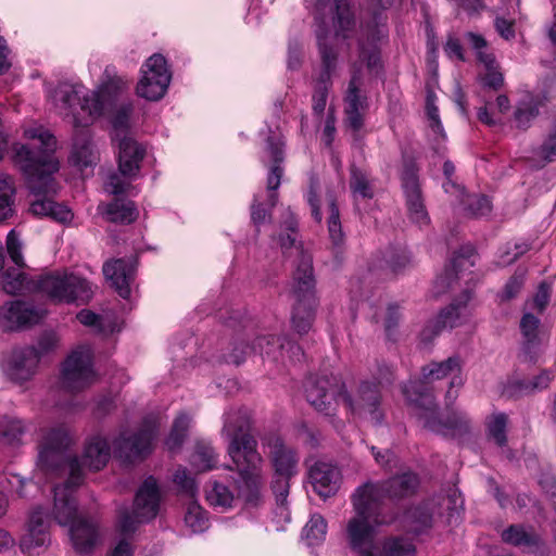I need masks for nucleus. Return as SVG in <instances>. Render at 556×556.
<instances>
[{
	"instance_id": "nucleus-1",
	"label": "nucleus",
	"mask_w": 556,
	"mask_h": 556,
	"mask_svg": "<svg viewBox=\"0 0 556 556\" xmlns=\"http://www.w3.org/2000/svg\"><path fill=\"white\" fill-rule=\"evenodd\" d=\"M314 16L321 68L314 85L312 109L320 116L327 105L331 77L338 67L337 46L343 42L350 48L356 39L359 61L374 68L379 61L376 42L386 36V30L383 25L376 24L362 27L358 34L350 0H314Z\"/></svg>"
},
{
	"instance_id": "nucleus-2",
	"label": "nucleus",
	"mask_w": 556,
	"mask_h": 556,
	"mask_svg": "<svg viewBox=\"0 0 556 556\" xmlns=\"http://www.w3.org/2000/svg\"><path fill=\"white\" fill-rule=\"evenodd\" d=\"M130 80L113 65L105 66L96 89L86 91L81 85L60 83L49 91V99L60 115L70 117L76 128H86L99 117L110 114L113 140L129 136L132 102L123 101Z\"/></svg>"
},
{
	"instance_id": "nucleus-3",
	"label": "nucleus",
	"mask_w": 556,
	"mask_h": 556,
	"mask_svg": "<svg viewBox=\"0 0 556 556\" xmlns=\"http://www.w3.org/2000/svg\"><path fill=\"white\" fill-rule=\"evenodd\" d=\"M24 136L34 142L14 144L13 160L26 176L31 192L38 197L31 202L30 212L36 216H47L60 223L71 222V210L50 199V195L56 192L52 175L59 169V162L53 154L55 138L42 126L26 128Z\"/></svg>"
},
{
	"instance_id": "nucleus-4",
	"label": "nucleus",
	"mask_w": 556,
	"mask_h": 556,
	"mask_svg": "<svg viewBox=\"0 0 556 556\" xmlns=\"http://www.w3.org/2000/svg\"><path fill=\"white\" fill-rule=\"evenodd\" d=\"M463 361L459 356H452L442 362H433L422 367L421 381H409L404 384L402 391L412 405L414 415L422 422V426L433 432L444 435H462L469 431L471 420L468 415L462 410L452 412L445 420L439 417L433 395L427 391L426 384L448 378L450 389L446 397L454 401L457 397V391L464 383L462 376Z\"/></svg>"
},
{
	"instance_id": "nucleus-5",
	"label": "nucleus",
	"mask_w": 556,
	"mask_h": 556,
	"mask_svg": "<svg viewBox=\"0 0 556 556\" xmlns=\"http://www.w3.org/2000/svg\"><path fill=\"white\" fill-rule=\"evenodd\" d=\"M378 370L375 381H362L354 395L345 390L344 383L338 377H309L304 387L306 400L325 415L333 414L341 401L353 416L374 426H381L386 419V410L381 403L380 388L392 382L393 372L387 365Z\"/></svg>"
},
{
	"instance_id": "nucleus-6",
	"label": "nucleus",
	"mask_w": 556,
	"mask_h": 556,
	"mask_svg": "<svg viewBox=\"0 0 556 556\" xmlns=\"http://www.w3.org/2000/svg\"><path fill=\"white\" fill-rule=\"evenodd\" d=\"M250 415L247 409L231 408L224 414L222 435L227 439V454L239 475L238 495L256 504L263 486V457L257 441L250 433Z\"/></svg>"
},
{
	"instance_id": "nucleus-7",
	"label": "nucleus",
	"mask_w": 556,
	"mask_h": 556,
	"mask_svg": "<svg viewBox=\"0 0 556 556\" xmlns=\"http://www.w3.org/2000/svg\"><path fill=\"white\" fill-rule=\"evenodd\" d=\"M68 429L64 426L52 427L41 431V439L38 444L37 467L46 475H68L66 481L71 479L68 463L76 460L78 472L84 479L83 466L92 470L103 468L111 457V446L105 437L101 434L92 435L86 443L81 463L77 457L67 455L66 450L71 444Z\"/></svg>"
},
{
	"instance_id": "nucleus-8",
	"label": "nucleus",
	"mask_w": 556,
	"mask_h": 556,
	"mask_svg": "<svg viewBox=\"0 0 556 556\" xmlns=\"http://www.w3.org/2000/svg\"><path fill=\"white\" fill-rule=\"evenodd\" d=\"M71 479L54 488L53 516L60 526L70 527V536L75 551L81 555L91 554L101 543V533L96 521L78 514L74 497L75 490L81 484V475L77 471L76 460L67 464Z\"/></svg>"
},
{
	"instance_id": "nucleus-9",
	"label": "nucleus",
	"mask_w": 556,
	"mask_h": 556,
	"mask_svg": "<svg viewBox=\"0 0 556 556\" xmlns=\"http://www.w3.org/2000/svg\"><path fill=\"white\" fill-rule=\"evenodd\" d=\"M351 502L355 516L346 525L348 544L357 556H377L379 548L375 542V525L384 522L380 518V510L356 491L353 492Z\"/></svg>"
},
{
	"instance_id": "nucleus-10",
	"label": "nucleus",
	"mask_w": 556,
	"mask_h": 556,
	"mask_svg": "<svg viewBox=\"0 0 556 556\" xmlns=\"http://www.w3.org/2000/svg\"><path fill=\"white\" fill-rule=\"evenodd\" d=\"M34 288V291L41 293L53 303L87 302L93 294L91 285L85 278L60 270L40 275Z\"/></svg>"
},
{
	"instance_id": "nucleus-11",
	"label": "nucleus",
	"mask_w": 556,
	"mask_h": 556,
	"mask_svg": "<svg viewBox=\"0 0 556 556\" xmlns=\"http://www.w3.org/2000/svg\"><path fill=\"white\" fill-rule=\"evenodd\" d=\"M161 490L153 477H148L139 486L131 509L118 513V529L123 535L132 534L140 523L154 519L160 510Z\"/></svg>"
},
{
	"instance_id": "nucleus-12",
	"label": "nucleus",
	"mask_w": 556,
	"mask_h": 556,
	"mask_svg": "<svg viewBox=\"0 0 556 556\" xmlns=\"http://www.w3.org/2000/svg\"><path fill=\"white\" fill-rule=\"evenodd\" d=\"M418 486V476L412 471H405L383 481L368 480L357 486L355 491L381 511L386 500L397 503L413 496Z\"/></svg>"
},
{
	"instance_id": "nucleus-13",
	"label": "nucleus",
	"mask_w": 556,
	"mask_h": 556,
	"mask_svg": "<svg viewBox=\"0 0 556 556\" xmlns=\"http://www.w3.org/2000/svg\"><path fill=\"white\" fill-rule=\"evenodd\" d=\"M118 172L108 177L105 190L112 194L125 193L131 181L139 177L141 162L146 155V149L131 136H123L117 139Z\"/></svg>"
},
{
	"instance_id": "nucleus-14",
	"label": "nucleus",
	"mask_w": 556,
	"mask_h": 556,
	"mask_svg": "<svg viewBox=\"0 0 556 556\" xmlns=\"http://www.w3.org/2000/svg\"><path fill=\"white\" fill-rule=\"evenodd\" d=\"M263 445L268 447V456L275 469L276 479L273 482V490L277 502L283 505L289 493V479L298 472L299 455L275 434L264 438Z\"/></svg>"
},
{
	"instance_id": "nucleus-15",
	"label": "nucleus",
	"mask_w": 556,
	"mask_h": 556,
	"mask_svg": "<svg viewBox=\"0 0 556 556\" xmlns=\"http://www.w3.org/2000/svg\"><path fill=\"white\" fill-rule=\"evenodd\" d=\"M300 273H303V276H295V280H293L295 304L292 311L291 323L293 329L299 334H304L312 328L316 307L314 277L311 275L309 260L307 257L302 262Z\"/></svg>"
},
{
	"instance_id": "nucleus-16",
	"label": "nucleus",
	"mask_w": 556,
	"mask_h": 556,
	"mask_svg": "<svg viewBox=\"0 0 556 556\" xmlns=\"http://www.w3.org/2000/svg\"><path fill=\"white\" fill-rule=\"evenodd\" d=\"M172 79L165 58L162 54L151 55L141 67L136 92L139 97L157 101L164 97Z\"/></svg>"
},
{
	"instance_id": "nucleus-17",
	"label": "nucleus",
	"mask_w": 556,
	"mask_h": 556,
	"mask_svg": "<svg viewBox=\"0 0 556 556\" xmlns=\"http://www.w3.org/2000/svg\"><path fill=\"white\" fill-rule=\"evenodd\" d=\"M94 380L92 351L88 345L79 346L64 362L62 382L68 390L78 391L91 384Z\"/></svg>"
},
{
	"instance_id": "nucleus-18",
	"label": "nucleus",
	"mask_w": 556,
	"mask_h": 556,
	"mask_svg": "<svg viewBox=\"0 0 556 556\" xmlns=\"http://www.w3.org/2000/svg\"><path fill=\"white\" fill-rule=\"evenodd\" d=\"M471 299V293L465 290L459 299L453 302L448 307L441 311L435 319L430 320L420 332V341L425 345L432 342L444 328H454L463 323L469 316L467 303Z\"/></svg>"
},
{
	"instance_id": "nucleus-19",
	"label": "nucleus",
	"mask_w": 556,
	"mask_h": 556,
	"mask_svg": "<svg viewBox=\"0 0 556 556\" xmlns=\"http://www.w3.org/2000/svg\"><path fill=\"white\" fill-rule=\"evenodd\" d=\"M23 243L15 230H11L7 237V250L11 261L17 266V269H8L3 273L2 282L7 293H17L22 291H34L36 279H29L27 275L21 271L25 267L22 253Z\"/></svg>"
},
{
	"instance_id": "nucleus-20",
	"label": "nucleus",
	"mask_w": 556,
	"mask_h": 556,
	"mask_svg": "<svg viewBox=\"0 0 556 556\" xmlns=\"http://www.w3.org/2000/svg\"><path fill=\"white\" fill-rule=\"evenodd\" d=\"M462 504L460 496L457 495L456 491H453L447 496H440L438 500H431L414 507L406 514V520L410 530L419 534L431 527L434 511L438 515L443 513V508L453 511Z\"/></svg>"
},
{
	"instance_id": "nucleus-21",
	"label": "nucleus",
	"mask_w": 556,
	"mask_h": 556,
	"mask_svg": "<svg viewBox=\"0 0 556 556\" xmlns=\"http://www.w3.org/2000/svg\"><path fill=\"white\" fill-rule=\"evenodd\" d=\"M156 420L149 417L142 428L135 434L126 437L124 433L115 441V453L127 460L142 456L150 452L152 441L156 433Z\"/></svg>"
},
{
	"instance_id": "nucleus-22",
	"label": "nucleus",
	"mask_w": 556,
	"mask_h": 556,
	"mask_svg": "<svg viewBox=\"0 0 556 556\" xmlns=\"http://www.w3.org/2000/svg\"><path fill=\"white\" fill-rule=\"evenodd\" d=\"M50 520L41 507L35 508L27 525V532L21 540V549L29 556L39 555L50 543Z\"/></svg>"
},
{
	"instance_id": "nucleus-23",
	"label": "nucleus",
	"mask_w": 556,
	"mask_h": 556,
	"mask_svg": "<svg viewBox=\"0 0 556 556\" xmlns=\"http://www.w3.org/2000/svg\"><path fill=\"white\" fill-rule=\"evenodd\" d=\"M402 188L406 199L409 218L419 227L429 224V216L424 204L417 169L408 165L402 173Z\"/></svg>"
},
{
	"instance_id": "nucleus-24",
	"label": "nucleus",
	"mask_w": 556,
	"mask_h": 556,
	"mask_svg": "<svg viewBox=\"0 0 556 556\" xmlns=\"http://www.w3.org/2000/svg\"><path fill=\"white\" fill-rule=\"evenodd\" d=\"M45 313V309L37 308L30 303L13 301L3 307L0 314V324L4 330L11 331L39 323Z\"/></svg>"
},
{
	"instance_id": "nucleus-25",
	"label": "nucleus",
	"mask_w": 556,
	"mask_h": 556,
	"mask_svg": "<svg viewBox=\"0 0 556 556\" xmlns=\"http://www.w3.org/2000/svg\"><path fill=\"white\" fill-rule=\"evenodd\" d=\"M136 270V260L130 257L113 260L103 265L105 278L123 299H128L131 294Z\"/></svg>"
},
{
	"instance_id": "nucleus-26",
	"label": "nucleus",
	"mask_w": 556,
	"mask_h": 556,
	"mask_svg": "<svg viewBox=\"0 0 556 556\" xmlns=\"http://www.w3.org/2000/svg\"><path fill=\"white\" fill-rule=\"evenodd\" d=\"M40 361V353L35 346H25L13 350L7 365L8 377L16 382L29 380L36 372Z\"/></svg>"
},
{
	"instance_id": "nucleus-27",
	"label": "nucleus",
	"mask_w": 556,
	"mask_h": 556,
	"mask_svg": "<svg viewBox=\"0 0 556 556\" xmlns=\"http://www.w3.org/2000/svg\"><path fill=\"white\" fill-rule=\"evenodd\" d=\"M468 43L476 51L478 61L483 64L485 74L481 76L484 86L498 89L503 85V75L497 70V64L492 52L486 49V40L479 34L467 33L465 35Z\"/></svg>"
},
{
	"instance_id": "nucleus-28",
	"label": "nucleus",
	"mask_w": 556,
	"mask_h": 556,
	"mask_svg": "<svg viewBox=\"0 0 556 556\" xmlns=\"http://www.w3.org/2000/svg\"><path fill=\"white\" fill-rule=\"evenodd\" d=\"M314 491L323 498L334 495L341 483V472L338 467L325 462L315 463L308 471Z\"/></svg>"
},
{
	"instance_id": "nucleus-29",
	"label": "nucleus",
	"mask_w": 556,
	"mask_h": 556,
	"mask_svg": "<svg viewBox=\"0 0 556 556\" xmlns=\"http://www.w3.org/2000/svg\"><path fill=\"white\" fill-rule=\"evenodd\" d=\"M251 350L258 353L262 357H267L273 361H278L280 357H283L285 352L289 355L291 361H300L303 356L302 349L298 344L275 336L257 337Z\"/></svg>"
},
{
	"instance_id": "nucleus-30",
	"label": "nucleus",
	"mask_w": 556,
	"mask_h": 556,
	"mask_svg": "<svg viewBox=\"0 0 556 556\" xmlns=\"http://www.w3.org/2000/svg\"><path fill=\"white\" fill-rule=\"evenodd\" d=\"M285 224L288 232L279 236L278 243L286 256L295 257L296 269L293 274V280H295V276H303V273H300V266L305 257L309 260L311 275H313L312 256L303 250L300 243H296V219L290 211H288V218Z\"/></svg>"
},
{
	"instance_id": "nucleus-31",
	"label": "nucleus",
	"mask_w": 556,
	"mask_h": 556,
	"mask_svg": "<svg viewBox=\"0 0 556 556\" xmlns=\"http://www.w3.org/2000/svg\"><path fill=\"white\" fill-rule=\"evenodd\" d=\"M282 144L283 143L280 138L271 137L267 140L266 151L274 163L267 177L268 194L266 202L270 207L275 206L278 201L277 190L280 186L282 176V168L280 166V163L283 160Z\"/></svg>"
},
{
	"instance_id": "nucleus-32",
	"label": "nucleus",
	"mask_w": 556,
	"mask_h": 556,
	"mask_svg": "<svg viewBox=\"0 0 556 556\" xmlns=\"http://www.w3.org/2000/svg\"><path fill=\"white\" fill-rule=\"evenodd\" d=\"M97 159V151L92 144L89 130L77 131L68 157L70 163L79 170H83L84 168L93 166Z\"/></svg>"
},
{
	"instance_id": "nucleus-33",
	"label": "nucleus",
	"mask_w": 556,
	"mask_h": 556,
	"mask_svg": "<svg viewBox=\"0 0 556 556\" xmlns=\"http://www.w3.org/2000/svg\"><path fill=\"white\" fill-rule=\"evenodd\" d=\"M551 98H553V96H547L546 93H527L516 105L514 112L516 126L521 129L529 128L531 122L539 115L540 108Z\"/></svg>"
},
{
	"instance_id": "nucleus-34",
	"label": "nucleus",
	"mask_w": 556,
	"mask_h": 556,
	"mask_svg": "<svg viewBox=\"0 0 556 556\" xmlns=\"http://www.w3.org/2000/svg\"><path fill=\"white\" fill-rule=\"evenodd\" d=\"M472 256L473 250L469 247L466 248L464 252L455 255V257L452 260L451 267L445 268L444 274L439 276L435 280V289L438 294L444 292L446 289H450L453 281L459 278V274L463 273V270L468 269L475 265V261L471 260Z\"/></svg>"
},
{
	"instance_id": "nucleus-35",
	"label": "nucleus",
	"mask_w": 556,
	"mask_h": 556,
	"mask_svg": "<svg viewBox=\"0 0 556 556\" xmlns=\"http://www.w3.org/2000/svg\"><path fill=\"white\" fill-rule=\"evenodd\" d=\"M204 494L206 503L211 507L222 511L231 508L236 501L233 491L224 482L216 479H212L206 483Z\"/></svg>"
},
{
	"instance_id": "nucleus-36",
	"label": "nucleus",
	"mask_w": 556,
	"mask_h": 556,
	"mask_svg": "<svg viewBox=\"0 0 556 556\" xmlns=\"http://www.w3.org/2000/svg\"><path fill=\"white\" fill-rule=\"evenodd\" d=\"M103 215L111 223L130 224L138 217V210L132 201L114 199L106 205H100Z\"/></svg>"
},
{
	"instance_id": "nucleus-37",
	"label": "nucleus",
	"mask_w": 556,
	"mask_h": 556,
	"mask_svg": "<svg viewBox=\"0 0 556 556\" xmlns=\"http://www.w3.org/2000/svg\"><path fill=\"white\" fill-rule=\"evenodd\" d=\"M502 539L504 542L528 552H533L540 545V538L533 531H527L523 527L517 525L503 531Z\"/></svg>"
},
{
	"instance_id": "nucleus-38",
	"label": "nucleus",
	"mask_w": 556,
	"mask_h": 556,
	"mask_svg": "<svg viewBox=\"0 0 556 556\" xmlns=\"http://www.w3.org/2000/svg\"><path fill=\"white\" fill-rule=\"evenodd\" d=\"M377 556H416L414 543L405 536H390L378 544Z\"/></svg>"
},
{
	"instance_id": "nucleus-39",
	"label": "nucleus",
	"mask_w": 556,
	"mask_h": 556,
	"mask_svg": "<svg viewBox=\"0 0 556 556\" xmlns=\"http://www.w3.org/2000/svg\"><path fill=\"white\" fill-rule=\"evenodd\" d=\"M350 189L357 203L359 200H369L375 195L374 185L368 174L361 168L352 166Z\"/></svg>"
},
{
	"instance_id": "nucleus-40",
	"label": "nucleus",
	"mask_w": 556,
	"mask_h": 556,
	"mask_svg": "<svg viewBox=\"0 0 556 556\" xmlns=\"http://www.w3.org/2000/svg\"><path fill=\"white\" fill-rule=\"evenodd\" d=\"M507 426L508 416L505 413H493L485 421L488 439L500 447L506 446Z\"/></svg>"
},
{
	"instance_id": "nucleus-41",
	"label": "nucleus",
	"mask_w": 556,
	"mask_h": 556,
	"mask_svg": "<svg viewBox=\"0 0 556 556\" xmlns=\"http://www.w3.org/2000/svg\"><path fill=\"white\" fill-rule=\"evenodd\" d=\"M14 179L8 174H0V222L14 213Z\"/></svg>"
},
{
	"instance_id": "nucleus-42",
	"label": "nucleus",
	"mask_w": 556,
	"mask_h": 556,
	"mask_svg": "<svg viewBox=\"0 0 556 556\" xmlns=\"http://www.w3.org/2000/svg\"><path fill=\"white\" fill-rule=\"evenodd\" d=\"M218 456L214 447L204 442L197 444L193 454L191 455L190 463L198 471H207L216 467Z\"/></svg>"
},
{
	"instance_id": "nucleus-43",
	"label": "nucleus",
	"mask_w": 556,
	"mask_h": 556,
	"mask_svg": "<svg viewBox=\"0 0 556 556\" xmlns=\"http://www.w3.org/2000/svg\"><path fill=\"white\" fill-rule=\"evenodd\" d=\"M76 317L80 324L91 327L102 334L113 333L117 329L116 324L109 315L102 316L89 309H81Z\"/></svg>"
},
{
	"instance_id": "nucleus-44",
	"label": "nucleus",
	"mask_w": 556,
	"mask_h": 556,
	"mask_svg": "<svg viewBox=\"0 0 556 556\" xmlns=\"http://www.w3.org/2000/svg\"><path fill=\"white\" fill-rule=\"evenodd\" d=\"M359 66L357 63L352 65V77L350 79L346 94L344 97L345 108L349 110H362L366 109V99L359 93L361 76Z\"/></svg>"
},
{
	"instance_id": "nucleus-45",
	"label": "nucleus",
	"mask_w": 556,
	"mask_h": 556,
	"mask_svg": "<svg viewBox=\"0 0 556 556\" xmlns=\"http://www.w3.org/2000/svg\"><path fill=\"white\" fill-rule=\"evenodd\" d=\"M456 200H458L459 204L464 206V210L468 215L473 217L484 216L491 211L490 200L480 194L467 195L463 190V195L455 194Z\"/></svg>"
},
{
	"instance_id": "nucleus-46",
	"label": "nucleus",
	"mask_w": 556,
	"mask_h": 556,
	"mask_svg": "<svg viewBox=\"0 0 556 556\" xmlns=\"http://www.w3.org/2000/svg\"><path fill=\"white\" fill-rule=\"evenodd\" d=\"M327 534V522L319 514L311 516L303 529V538L308 545H318L325 541Z\"/></svg>"
},
{
	"instance_id": "nucleus-47",
	"label": "nucleus",
	"mask_w": 556,
	"mask_h": 556,
	"mask_svg": "<svg viewBox=\"0 0 556 556\" xmlns=\"http://www.w3.org/2000/svg\"><path fill=\"white\" fill-rule=\"evenodd\" d=\"M540 319L531 313H525L520 320V330L529 349L541 343Z\"/></svg>"
},
{
	"instance_id": "nucleus-48",
	"label": "nucleus",
	"mask_w": 556,
	"mask_h": 556,
	"mask_svg": "<svg viewBox=\"0 0 556 556\" xmlns=\"http://www.w3.org/2000/svg\"><path fill=\"white\" fill-rule=\"evenodd\" d=\"M190 421V417L186 414H181L175 419L170 433L166 439V446L168 450L175 451L181 446L187 435Z\"/></svg>"
},
{
	"instance_id": "nucleus-49",
	"label": "nucleus",
	"mask_w": 556,
	"mask_h": 556,
	"mask_svg": "<svg viewBox=\"0 0 556 556\" xmlns=\"http://www.w3.org/2000/svg\"><path fill=\"white\" fill-rule=\"evenodd\" d=\"M185 522L193 533H201L208 527V519L204 509L195 502L189 504Z\"/></svg>"
},
{
	"instance_id": "nucleus-50",
	"label": "nucleus",
	"mask_w": 556,
	"mask_h": 556,
	"mask_svg": "<svg viewBox=\"0 0 556 556\" xmlns=\"http://www.w3.org/2000/svg\"><path fill=\"white\" fill-rule=\"evenodd\" d=\"M27 430L28 427L21 419L12 418L0 424V437H2L8 444L20 443Z\"/></svg>"
},
{
	"instance_id": "nucleus-51",
	"label": "nucleus",
	"mask_w": 556,
	"mask_h": 556,
	"mask_svg": "<svg viewBox=\"0 0 556 556\" xmlns=\"http://www.w3.org/2000/svg\"><path fill=\"white\" fill-rule=\"evenodd\" d=\"M173 482L179 489V492L187 496L194 497L198 493V484L185 467H178L176 469L173 476Z\"/></svg>"
},
{
	"instance_id": "nucleus-52",
	"label": "nucleus",
	"mask_w": 556,
	"mask_h": 556,
	"mask_svg": "<svg viewBox=\"0 0 556 556\" xmlns=\"http://www.w3.org/2000/svg\"><path fill=\"white\" fill-rule=\"evenodd\" d=\"M328 231L329 238L333 245L340 247L343 242V232L340 222L339 210L333 200L329 203V216H328Z\"/></svg>"
},
{
	"instance_id": "nucleus-53",
	"label": "nucleus",
	"mask_w": 556,
	"mask_h": 556,
	"mask_svg": "<svg viewBox=\"0 0 556 556\" xmlns=\"http://www.w3.org/2000/svg\"><path fill=\"white\" fill-rule=\"evenodd\" d=\"M409 256L404 249H392L388 251L383 258L382 269H390L391 273L396 274L409 263Z\"/></svg>"
},
{
	"instance_id": "nucleus-54",
	"label": "nucleus",
	"mask_w": 556,
	"mask_h": 556,
	"mask_svg": "<svg viewBox=\"0 0 556 556\" xmlns=\"http://www.w3.org/2000/svg\"><path fill=\"white\" fill-rule=\"evenodd\" d=\"M535 156L541 166L556 161V129L551 131L543 143L535 150Z\"/></svg>"
},
{
	"instance_id": "nucleus-55",
	"label": "nucleus",
	"mask_w": 556,
	"mask_h": 556,
	"mask_svg": "<svg viewBox=\"0 0 556 556\" xmlns=\"http://www.w3.org/2000/svg\"><path fill=\"white\" fill-rule=\"evenodd\" d=\"M433 98H434V96L432 93L428 94L426 109H427V115H428V119H429V128H430L434 139L439 140L440 138L444 139L445 135H444L443 126L439 118V110L434 104Z\"/></svg>"
},
{
	"instance_id": "nucleus-56",
	"label": "nucleus",
	"mask_w": 556,
	"mask_h": 556,
	"mask_svg": "<svg viewBox=\"0 0 556 556\" xmlns=\"http://www.w3.org/2000/svg\"><path fill=\"white\" fill-rule=\"evenodd\" d=\"M552 379V372L548 370H544L540 372L538 376L533 377L532 379L520 382V391L525 393H532L535 391L545 390L548 388Z\"/></svg>"
},
{
	"instance_id": "nucleus-57",
	"label": "nucleus",
	"mask_w": 556,
	"mask_h": 556,
	"mask_svg": "<svg viewBox=\"0 0 556 556\" xmlns=\"http://www.w3.org/2000/svg\"><path fill=\"white\" fill-rule=\"evenodd\" d=\"M526 277V270L520 269L517 270L510 279L506 282L502 293L501 299L503 301H509L517 296V294L521 291Z\"/></svg>"
},
{
	"instance_id": "nucleus-58",
	"label": "nucleus",
	"mask_w": 556,
	"mask_h": 556,
	"mask_svg": "<svg viewBox=\"0 0 556 556\" xmlns=\"http://www.w3.org/2000/svg\"><path fill=\"white\" fill-rule=\"evenodd\" d=\"M370 452L375 458V462L381 467L387 470H392L396 467L397 459L395 454L390 450H379L376 446L371 445Z\"/></svg>"
},
{
	"instance_id": "nucleus-59",
	"label": "nucleus",
	"mask_w": 556,
	"mask_h": 556,
	"mask_svg": "<svg viewBox=\"0 0 556 556\" xmlns=\"http://www.w3.org/2000/svg\"><path fill=\"white\" fill-rule=\"evenodd\" d=\"M454 172H455L454 164L451 161H445L443 164V173L446 178L445 182L443 184L444 191L452 195H455V194L463 195V187L452 180V176H453Z\"/></svg>"
},
{
	"instance_id": "nucleus-60",
	"label": "nucleus",
	"mask_w": 556,
	"mask_h": 556,
	"mask_svg": "<svg viewBox=\"0 0 556 556\" xmlns=\"http://www.w3.org/2000/svg\"><path fill=\"white\" fill-rule=\"evenodd\" d=\"M551 298V287L549 285L542 282L540 283L536 293L532 299V307L536 309L539 313H543L545 307L547 306Z\"/></svg>"
},
{
	"instance_id": "nucleus-61",
	"label": "nucleus",
	"mask_w": 556,
	"mask_h": 556,
	"mask_svg": "<svg viewBox=\"0 0 556 556\" xmlns=\"http://www.w3.org/2000/svg\"><path fill=\"white\" fill-rule=\"evenodd\" d=\"M268 217L269 213L263 207V204L260 201V195L255 194L251 205V219L253 224L255 226H261L267 220Z\"/></svg>"
},
{
	"instance_id": "nucleus-62",
	"label": "nucleus",
	"mask_w": 556,
	"mask_h": 556,
	"mask_svg": "<svg viewBox=\"0 0 556 556\" xmlns=\"http://www.w3.org/2000/svg\"><path fill=\"white\" fill-rule=\"evenodd\" d=\"M251 351V348L248 349L242 342H236L231 349V352L225 355V362L240 365L245 359L248 353Z\"/></svg>"
},
{
	"instance_id": "nucleus-63",
	"label": "nucleus",
	"mask_w": 556,
	"mask_h": 556,
	"mask_svg": "<svg viewBox=\"0 0 556 556\" xmlns=\"http://www.w3.org/2000/svg\"><path fill=\"white\" fill-rule=\"evenodd\" d=\"M400 319V312L397 305H389L387 316L384 319V329L387 336L391 339L393 330L396 328Z\"/></svg>"
},
{
	"instance_id": "nucleus-64",
	"label": "nucleus",
	"mask_w": 556,
	"mask_h": 556,
	"mask_svg": "<svg viewBox=\"0 0 556 556\" xmlns=\"http://www.w3.org/2000/svg\"><path fill=\"white\" fill-rule=\"evenodd\" d=\"M529 250V244H527L526 242H516L514 244V249L513 250H508L506 252V255H502V261L501 263L503 265H508V264H511L513 262H515L518 257H520L521 255H523L527 251Z\"/></svg>"
}]
</instances>
